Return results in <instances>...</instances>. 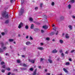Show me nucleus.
<instances>
[{"mask_svg": "<svg viewBox=\"0 0 75 75\" xmlns=\"http://www.w3.org/2000/svg\"><path fill=\"white\" fill-rule=\"evenodd\" d=\"M23 50L24 51H25V47H24L23 48Z\"/></svg>", "mask_w": 75, "mask_h": 75, "instance_id": "obj_57", "label": "nucleus"}, {"mask_svg": "<svg viewBox=\"0 0 75 75\" xmlns=\"http://www.w3.org/2000/svg\"><path fill=\"white\" fill-rule=\"evenodd\" d=\"M38 7H37L35 8V9L36 10H38Z\"/></svg>", "mask_w": 75, "mask_h": 75, "instance_id": "obj_48", "label": "nucleus"}, {"mask_svg": "<svg viewBox=\"0 0 75 75\" xmlns=\"http://www.w3.org/2000/svg\"><path fill=\"white\" fill-rule=\"evenodd\" d=\"M69 28L71 30H72V26L71 25H69L68 26Z\"/></svg>", "mask_w": 75, "mask_h": 75, "instance_id": "obj_9", "label": "nucleus"}, {"mask_svg": "<svg viewBox=\"0 0 75 75\" xmlns=\"http://www.w3.org/2000/svg\"><path fill=\"white\" fill-rule=\"evenodd\" d=\"M21 2H22L21 4H23V3H24V0H22Z\"/></svg>", "mask_w": 75, "mask_h": 75, "instance_id": "obj_38", "label": "nucleus"}, {"mask_svg": "<svg viewBox=\"0 0 75 75\" xmlns=\"http://www.w3.org/2000/svg\"><path fill=\"white\" fill-rule=\"evenodd\" d=\"M8 23H9V21L8 20H7L5 22V23H6V24H8Z\"/></svg>", "mask_w": 75, "mask_h": 75, "instance_id": "obj_19", "label": "nucleus"}, {"mask_svg": "<svg viewBox=\"0 0 75 75\" xmlns=\"http://www.w3.org/2000/svg\"><path fill=\"white\" fill-rule=\"evenodd\" d=\"M61 56L62 57H64V53L62 52V53Z\"/></svg>", "mask_w": 75, "mask_h": 75, "instance_id": "obj_20", "label": "nucleus"}, {"mask_svg": "<svg viewBox=\"0 0 75 75\" xmlns=\"http://www.w3.org/2000/svg\"><path fill=\"white\" fill-rule=\"evenodd\" d=\"M66 65H69V62H67L66 63Z\"/></svg>", "mask_w": 75, "mask_h": 75, "instance_id": "obj_28", "label": "nucleus"}, {"mask_svg": "<svg viewBox=\"0 0 75 75\" xmlns=\"http://www.w3.org/2000/svg\"><path fill=\"white\" fill-rule=\"evenodd\" d=\"M30 71H33V68H30Z\"/></svg>", "mask_w": 75, "mask_h": 75, "instance_id": "obj_34", "label": "nucleus"}, {"mask_svg": "<svg viewBox=\"0 0 75 75\" xmlns=\"http://www.w3.org/2000/svg\"><path fill=\"white\" fill-rule=\"evenodd\" d=\"M29 21H33V19L32 18H30Z\"/></svg>", "mask_w": 75, "mask_h": 75, "instance_id": "obj_16", "label": "nucleus"}, {"mask_svg": "<svg viewBox=\"0 0 75 75\" xmlns=\"http://www.w3.org/2000/svg\"><path fill=\"white\" fill-rule=\"evenodd\" d=\"M6 49H7V47H4L3 48V50L5 51L6 50Z\"/></svg>", "mask_w": 75, "mask_h": 75, "instance_id": "obj_30", "label": "nucleus"}, {"mask_svg": "<svg viewBox=\"0 0 75 75\" xmlns=\"http://www.w3.org/2000/svg\"><path fill=\"white\" fill-rule=\"evenodd\" d=\"M30 44H31V42L30 41H28L26 43V44L27 45H29Z\"/></svg>", "mask_w": 75, "mask_h": 75, "instance_id": "obj_8", "label": "nucleus"}, {"mask_svg": "<svg viewBox=\"0 0 75 75\" xmlns=\"http://www.w3.org/2000/svg\"><path fill=\"white\" fill-rule=\"evenodd\" d=\"M38 68L39 69H41V66H39Z\"/></svg>", "mask_w": 75, "mask_h": 75, "instance_id": "obj_51", "label": "nucleus"}, {"mask_svg": "<svg viewBox=\"0 0 75 75\" xmlns=\"http://www.w3.org/2000/svg\"><path fill=\"white\" fill-rule=\"evenodd\" d=\"M41 33H44V31L43 30H41Z\"/></svg>", "mask_w": 75, "mask_h": 75, "instance_id": "obj_45", "label": "nucleus"}, {"mask_svg": "<svg viewBox=\"0 0 75 75\" xmlns=\"http://www.w3.org/2000/svg\"><path fill=\"white\" fill-rule=\"evenodd\" d=\"M24 64L21 63L20 64V65H21V66H23V64Z\"/></svg>", "mask_w": 75, "mask_h": 75, "instance_id": "obj_40", "label": "nucleus"}, {"mask_svg": "<svg viewBox=\"0 0 75 75\" xmlns=\"http://www.w3.org/2000/svg\"><path fill=\"white\" fill-rule=\"evenodd\" d=\"M63 70L65 72H66L67 73H68V71H67V69H65V68H64Z\"/></svg>", "mask_w": 75, "mask_h": 75, "instance_id": "obj_13", "label": "nucleus"}, {"mask_svg": "<svg viewBox=\"0 0 75 75\" xmlns=\"http://www.w3.org/2000/svg\"><path fill=\"white\" fill-rule=\"evenodd\" d=\"M23 67H27V65L25 64H23Z\"/></svg>", "mask_w": 75, "mask_h": 75, "instance_id": "obj_35", "label": "nucleus"}, {"mask_svg": "<svg viewBox=\"0 0 75 75\" xmlns=\"http://www.w3.org/2000/svg\"><path fill=\"white\" fill-rule=\"evenodd\" d=\"M16 62H17L18 63H20V62H21V61L20 59H18L17 60Z\"/></svg>", "mask_w": 75, "mask_h": 75, "instance_id": "obj_18", "label": "nucleus"}, {"mask_svg": "<svg viewBox=\"0 0 75 75\" xmlns=\"http://www.w3.org/2000/svg\"><path fill=\"white\" fill-rule=\"evenodd\" d=\"M43 60H44V59L42 58L41 59L40 61H42Z\"/></svg>", "mask_w": 75, "mask_h": 75, "instance_id": "obj_54", "label": "nucleus"}, {"mask_svg": "<svg viewBox=\"0 0 75 75\" xmlns=\"http://www.w3.org/2000/svg\"><path fill=\"white\" fill-rule=\"evenodd\" d=\"M11 74V73L10 72H9V73H8V75H10Z\"/></svg>", "mask_w": 75, "mask_h": 75, "instance_id": "obj_52", "label": "nucleus"}, {"mask_svg": "<svg viewBox=\"0 0 75 75\" xmlns=\"http://www.w3.org/2000/svg\"><path fill=\"white\" fill-rule=\"evenodd\" d=\"M70 2L72 3H74L75 2V0H71Z\"/></svg>", "mask_w": 75, "mask_h": 75, "instance_id": "obj_23", "label": "nucleus"}, {"mask_svg": "<svg viewBox=\"0 0 75 75\" xmlns=\"http://www.w3.org/2000/svg\"><path fill=\"white\" fill-rule=\"evenodd\" d=\"M1 45L2 47H3V45H4L3 43V42L1 43Z\"/></svg>", "mask_w": 75, "mask_h": 75, "instance_id": "obj_27", "label": "nucleus"}, {"mask_svg": "<svg viewBox=\"0 0 75 75\" xmlns=\"http://www.w3.org/2000/svg\"><path fill=\"white\" fill-rule=\"evenodd\" d=\"M33 75H36V72H34L33 73Z\"/></svg>", "mask_w": 75, "mask_h": 75, "instance_id": "obj_33", "label": "nucleus"}, {"mask_svg": "<svg viewBox=\"0 0 75 75\" xmlns=\"http://www.w3.org/2000/svg\"><path fill=\"white\" fill-rule=\"evenodd\" d=\"M28 38V36H27L26 37V38L27 39Z\"/></svg>", "mask_w": 75, "mask_h": 75, "instance_id": "obj_60", "label": "nucleus"}, {"mask_svg": "<svg viewBox=\"0 0 75 75\" xmlns=\"http://www.w3.org/2000/svg\"><path fill=\"white\" fill-rule=\"evenodd\" d=\"M29 62H32L33 64H34L35 62V60H32L29 59H28Z\"/></svg>", "mask_w": 75, "mask_h": 75, "instance_id": "obj_3", "label": "nucleus"}, {"mask_svg": "<svg viewBox=\"0 0 75 75\" xmlns=\"http://www.w3.org/2000/svg\"><path fill=\"white\" fill-rule=\"evenodd\" d=\"M23 24L22 23H21L19 24V26H18V28H21V27H23Z\"/></svg>", "mask_w": 75, "mask_h": 75, "instance_id": "obj_4", "label": "nucleus"}, {"mask_svg": "<svg viewBox=\"0 0 75 75\" xmlns=\"http://www.w3.org/2000/svg\"><path fill=\"white\" fill-rule=\"evenodd\" d=\"M21 57H23V58H25V55H23L21 56Z\"/></svg>", "mask_w": 75, "mask_h": 75, "instance_id": "obj_43", "label": "nucleus"}, {"mask_svg": "<svg viewBox=\"0 0 75 75\" xmlns=\"http://www.w3.org/2000/svg\"><path fill=\"white\" fill-rule=\"evenodd\" d=\"M75 51V50H72L71 51V53H72V52H74Z\"/></svg>", "mask_w": 75, "mask_h": 75, "instance_id": "obj_32", "label": "nucleus"}, {"mask_svg": "<svg viewBox=\"0 0 75 75\" xmlns=\"http://www.w3.org/2000/svg\"><path fill=\"white\" fill-rule=\"evenodd\" d=\"M46 40H50V38H46Z\"/></svg>", "mask_w": 75, "mask_h": 75, "instance_id": "obj_42", "label": "nucleus"}, {"mask_svg": "<svg viewBox=\"0 0 75 75\" xmlns=\"http://www.w3.org/2000/svg\"><path fill=\"white\" fill-rule=\"evenodd\" d=\"M37 49L38 50H44V48L42 47H38Z\"/></svg>", "mask_w": 75, "mask_h": 75, "instance_id": "obj_5", "label": "nucleus"}, {"mask_svg": "<svg viewBox=\"0 0 75 75\" xmlns=\"http://www.w3.org/2000/svg\"><path fill=\"white\" fill-rule=\"evenodd\" d=\"M6 70H8V71H10V69L9 68H6Z\"/></svg>", "mask_w": 75, "mask_h": 75, "instance_id": "obj_26", "label": "nucleus"}, {"mask_svg": "<svg viewBox=\"0 0 75 75\" xmlns=\"http://www.w3.org/2000/svg\"><path fill=\"white\" fill-rule=\"evenodd\" d=\"M47 69H46L45 70V72H47Z\"/></svg>", "mask_w": 75, "mask_h": 75, "instance_id": "obj_64", "label": "nucleus"}, {"mask_svg": "<svg viewBox=\"0 0 75 75\" xmlns=\"http://www.w3.org/2000/svg\"><path fill=\"white\" fill-rule=\"evenodd\" d=\"M58 31H57L56 32V35H58Z\"/></svg>", "mask_w": 75, "mask_h": 75, "instance_id": "obj_36", "label": "nucleus"}, {"mask_svg": "<svg viewBox=\"0 0 75 75\" xmlns=\"http://www.w3.org/2000/svg\"><path fill=\"white\" fill-rule=\"evenodd\" d=\"M68 53V51H67L66 52H65V54H67Z\"/></svg>", "mask_w": 75, "mask_h": 75, "instance_id": "obj_50", "label": "nucleus"}, {"mask_svg": "<svg viewBox=\"0 0 75 75\" xmlns=\"http://www.w3.org/2000/svg\"><path fill=\"white\" fill-rule=\"evenodd\" d=\"M54 34H55V33L53 32L50 33V35H53Z\"/></svg>", "mask_w": 75, "mask_h": 75, "instance_id": "obj_15", "label": "nucleus"}, {"mask_svg": "<svg viewBox=\"0 0 75 75\" xmlns=\"http://www.w3.org/2000/svg\"><path fill=\"white\" fill-rule=\"evenodd\" d=\"M43 43H40V45H43Z\"/></svg>", "mask_w": 75, "mask_h": 75, "instance_id": "obj_58", "label": "nucleus"}, {"mask_svg": "<svg viewBox=\"0 0 75 75\" xmlns=\"http://www.w3.org/2000/svg\"><path fill=\"white\" fill-rule=\"evenodd\" d=\"M72 17L73 18H75V16H73Z\"/></svg>", "mask_w": 75, "mask_h": 75, "instance_id": "obj_53", "label": "nucleus"}, {"mask_svg": "<svg viewBox=\"0 0 75 75\" xmlns=\"http://www.w3.org/2000/svg\"><path fill=\"white\" fill-rule=\"evenodd\" d=\"M33 27H34V24H32L31 25V27H30V28L32 29L33 28Z\"/></svg>", "mask_w": 75, "mask_h": 75, "instance_id": "obj_22", "label": "nucleus"}, {"mask_svg": "<svg viewBox=\"0 0 75 75\" xmlns=\"http://www.w3.org/2000/svg\"><path fill=\"white\" fill-rule=\"evenodd\" d=\"M2 17L5 18H9V16H8V13L6 11H4L3 12L2 14Z\"/></svg>", "mask_w": 75, "mask_h": 75, "instance_id": "obj_1", "label": "nucleus"}, {"mask_svg": "<svg viewBox=\"0 0 75 75\" xmlns=\"http://www.w3.org/2000/svg\"><path fill=\"white\" fill-rule=\"evenodd\" d=\"M42 5H43V4L42 3H41L40 4V7H42Z\"/></svg>", "mask_w": 75, "mask_h": 75, "instance_id": "obj_37", "label": "nucleus"}, {"mask_svg": "<svg viewBox=\"0 0 75 75\" xmlns=\"http://www.w3.org/2000/svg\"><path fill=\"white\" fill-rule=\"evenodd\" d=\"M62 52V50H61L60 51V53H61V52Z\"/></svg>", "mask_w": 75, "mask_h": 75, "instance_id": "obj_56", "label": "nucleus"}, {"mask_svg": "<svg viewBox=\"0 0 75 75\" xmlns=\"http://www.w3.org/2000/svg\"><path fill=\"white\" fill-rule=\"evenodd\" d=\"M42 28H44V29H47L48 26L47 25H44L42 26Z\"/></svg>", "mask_w": 75, "mask_h": 75, "instance_id": "obj_6", "label": "nucleus"}, {"mask_svg": "<svg viewBox=\"0 0 75 75\" xmlns=\"http://www.w3.org/2000/svg\"><path fill=\"white\" fill-rule=\"evenodd\" d=\"M3 52V50L0 48V52Z\"/></svg>", "mask_w": 75, "mask_h": 75, "instance_id": "obj_25", "label": "nucleus"}, {"mask_svg": "<svg viewBox=\"0 0 75 75\" xmlns=\"http://www.w3.org/2000/svg\"><path fill=\"white\" fill-rule=\"evenodd\" d=\"M26 29H28V25H26L25 27Z\"/></svg>", "mask_w": 75, "mask_h": 75, "instance_id": "obj_29", "label": "nucleus"}, {"mask_svg": "<svg viewBox=\"0 0 75 75\" xmlns=\"http://www.w3.org/2000/svg\"><path fill=\"white\" fill-rule=\"evenodd\" d=\"M14 41V39H9V42H13Z\"/></svg>", "mask_w": 75, "mask_h": 75, "instance_id": "obj_17", "label": "nucleus"}, {"mask_svg": "<svg viewBox=\"0 0 75 75\" xmlns=\"http://www.w3.org/2000/svg\"><path fill=\"white\" fill-rule=\"evenodd\" d=\"M48 61L50 63V64H51V63H52V61L50 59H48Z\"/></svg>", "mask_w": 75, "mask_h": 75, "instance_id": "obj_10", "label": "nucleus"}, {"mask_svg": "<svg viewBox=\"0 0 75 75\" xmlns=\"http://www.w3.org/2000/svg\"><path fill=\"white\" fill-rule=\"evenodd\" d=\"M71 5L69 4V5L68 6V8L69 9H70L71 8Z\"/></svg>", "mask_w": 75, "mask_h": 75, "instance_id": "obj_24", "label": "nucleus"}, {"mask_svg": "<svg viewBox=\"0 0 75 75\" xmlns=\"http://www.w3.org/2000/svg\"><path fill=\"white\" fill-rule=\"evenodd\" d=\"M1 34L2 35H4L5 33H4L3 32L2 33H1Z\"/></svg>", "mask_w": 75, "mask_h": 75, "instance_id": "obj_47", "label": "nucleus"}, {"mask_svg": "<svg viewBox=\"0 0 75 75\" xmlns=\"http://www.w3.org/2000/svg\"><path fill=\"white\" fill-rule=\"evenodd\" d=\"M66 38H69V36L68 34H66Z\"/></svg>", "mask_w": 75, "mask_h": 75, "instance_id": "obj_12", "label": "nucleus"}, {"mask_svg": "<svg viewBox=\"0 0 75 75\" xmlns=\"http://www.w3.org/2000/svg\"><path fill=\"white\" fill-rule=\"evenodd\" d=\"M51 5L52 6H54V4H55V3H54V2H52L51 3Z\"/></svg>", "mask_w": 75, "mask_h": 75, "instance_id": "obj_21", "label": "nucleus"}, {"mask_svg": "<svg viewBox=\"0 0 75 75\" xmlns=\"http://www.w3.org/2000/svg\"><path fill=\"white\" fill-rule=\"evenodd\" d=\"M4 64V62H2L1 63V65H3V64Z\"/></svg>", "mask_w": 75, "mask_h": 75, "instance_id": "obj_39", "label": "nucleus"}, {"mask_svg": "<svg viewBox=\"0 0 75 75\" xmlns=\"http://www.w3.org/2000/svg\"><path fill=\"white\" fill-rule=\"evenodd\" d=\"M59 42L61 44H62V43H63L64 42V41L62 40H60Z\"/></svg>", "mask_w": 75, "mask_h": 75, "instance_id": "obj_11", "label": "nucleus"}, {"mask_svg": "<svg viewBox=\"0 0 75 75\" xmlns=\"http://www.w3.org/2000/svg\"><path fill=\"white\" fill-rule=\"evenodd\" d=\"M21 69H22V70H25L26 69H24V68H23Z\"/></svg>", "mask_w": 75, "mask_h": 75, "instance_id": "obj_55", "label": "nucleus"}, {"mask_svg": "<svg viewBox=\"0 0 75 75\" xmlns=\"http://www.w3.org/2000/svg\"><path fill=\"white\" fill-rule=\"evenodd\" d=\"M5 67H6V66L5 65H4L2 66V68H5Z\"/></svg>", "mask_w": 75, "mask_h": 75, "instance_id": "obj_49", "label": "nucleus"}, {"mask_svg": "<svg viewBox=\"0 0 75 75\" xmlns=\"http://www.w3.org/2000/svg\"><path fill=\"white\" fill-rule=\"evenodd\" d=\"M1 71L2 72H4L5 71V70H4L2 69V70Z\"/></svg>", "mask_w": 75, "mask_h": 75, "instance_id": "obj_41", "label": "nucleus"}, {"mask_svg": "<svg viewBox=\"0 0 75 75\" xmlns=\"http://www.w3.org/2000/svg\"><path fill=\"white\" fill-rule=\"evenodd\" d=\"M13 0H10V2H11V3H12V2H13Z\"/></svg>", "mask_w": 75, "mask_h": 75, "instance_id": "obj_63", "label": "nucleus"}, {"mask_svg": "<svg viewBox=\"0 0 75 75\" xmlns=\"http://www.w3.org/2000/svg\"><path fill=\"white\" fill-rule=\"evenodd\" d=\"M58 52V51L56 50V49H54L53 50L52 52V53H57Z\"/></svg>", "mask_w": 75, "mask_h": 75, "instance_id": "obj_7", "label": "nucleus"}, {"mask_svg": "<svg viewBox=\"0 0 75 75\" xmlns=\"http://www.w3.org/2000/svg\"><path fill=\"white\" fill-rule=\"evenodd\" d=\"M53 30H55V31H56V28H53Z\"/></svg>", "mask_w": 75, "mask_h": 75, "instance_id": "obj_44", "label": "nucleus"}, {"mask_svg": "<svg viewBox=\"0 0 75 75\" xmlns=\"http://www.w3.org/2000/svg\"><path fill=\"white\" fill-rule=\"evenodd\" d=\"M64 16H61L60 18V19L61 20H64Z\"/></svg>", "mask_w": 75, "mask_h": 75, "instance_id": "obj_14", "label": "nucleus"}, {"mask_svg": "<svg viewBox=\"0 0 75 75\" xmlns=\"http://www.w3.org/2000/svg\"><path fill=\"white\" fill-rule=\"evenodd\" d=\"M69 60L70 61H72L71 59H69Z\"/></svg>", "mask_w": 75, "mask_h": 75, "instance_id": "obj_61", "label": "nucleus"}, {"mask_svg": "<svg viewBox=\"0 0 75 75\" xmlns=\"http://www.w3.org/2000/svg\"><path fill=\"white\" fill-rule=\"evenodd\" d=\"M6 55H8H8H9V54H8V53H7L6 54Z\"/></svg>", "mask_w": 75, "mask_h": 75, "instance_id": "obj_46", "label": "nucleus"}, {"mask_svg": "<svg viewBox=\"0 0 75 75\" xmlns=\"http://www.w3.org/2000/svg\"><path fill=\"white\" fill-rule=\"evenodd\" d=\"M23 12H24V9H21L20 12L19 14V16L22 15L23 13Z\"/></svg>", "mask_w": 75, "mask_h": 75, "instance_id": "obj_2", "label": "nucleus"}, {"mask_svg": "<svg viewBox=\"0 0 75 75\" xmlns=\"http://www.w3.org/2000/svg\"><path fill=\"white\" fill-rule=\"evenodd\" d=\"M47 75H50V73H47Z\"/></svg>", "mask_w": 75, "mask_h": 75, "instance_id": "obj_59", "label": "nucleus"}, {"mask_svg": "<svg viewBox=\"0 0 75 75\" xmlns=\"http://www.w3.org/2000/svg\"><path fill=\"white\" fill-rule=\"evenodd\" d=\"M30 40H33V38H32V37H31V36H30Z\"/></svg>", "mask_w": 75, "mask_h": 75, "instance_id": "obj_31", "label": "nucleus"}, {"mask_svg": "<svg viewBox=\"0 0 75 75\" xmlns=\"http://www.w3.org/2000/svg\"><path fill=\"white\" fill-rule=\"evenodd\" d=\"M37 69H36L34 72H37Z\"/></svg>", "mask_w": 75, "mask_h": 75, "instance_id": "obj_62", "label": "nucleus"}]
</instances>
